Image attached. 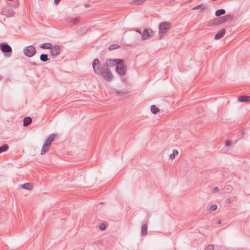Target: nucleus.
Masks as SVG:
<instances>
[{
  "label": "nucleus",
  "mask_w": 250,
  "mask_h": 250,
  "mask_svg": "<svg viewBox=\"0 0 250 250\" xmlns=\"http://www.w3.org/2000/svg\"><path fill=\"white\" fill-rule=\"evenodd\" d=\"M84 6L85 7H88L89 6V4L86 3V4H85Z\"/></svg>",
  "instance_id": "nucleus-40"
},
{
  "label": "nucleus",
  "mask_w": 250,
  "mask_h": 250,
  "mask_svg": "<svg viewBox=\"0 0 250 250\" xmlns=\"http://www.w3.org/2000/svg\"><path fill=\"white\" fill-rule=\"evenodd\" d=\"M214 248V245L213 244H210L207 247V248L205 249V250H213Z\"/></svg>",
  "instance_id": "nucleus-30"
},
{
  "label": "nucleus",
  "mask_w": 250,
  "mask_h": 250,
  "mask_svg": "<svg viewBox=\"0 0 250 250\" xmlns=\"http://www.w3.org/2000/svg\"><path fill=\"white\" fill-rule=\"evenodd\" d=\"M153 36V32L149 28L145 29L142 33V40H146Z\"/></svg>",
  "instance_id": "nucleus-7"
},
{
  "label": "nucleus",
  "mask_w": 250,
  "mask_h": 250,
  "mask_svg": "<svg viewBox=\"0 0 250 250\" xmlns=\"http://www.w3.org/2000/svg\"><path fill=\"white\" fill-rule=\"evenodd\" d=\"M49 147H50L48 146L47 144H43V145L42 146V148L41 152V155L45 154L47 152V151L48 150Z\"/></svg>",
  "instance_id": "nucleus-15"
},
{
  "label": "nucleus",
  "mask_w": 250,
  "mask_h": 250,
  "mask_svg": "<svg viewBox=\"0 0 250 250\" xmlns=\"http://www.w3.org/2000/svg\"><path fill=\"white\" fill-rule=\"evenodd\" d=\"M40 59L43 62H46L49 60L47 54H42L40 55Z\"/></svg>",
  "instance_id": "nucleus-21"
},
{
  "label": "nucleus",
  "mask_w": 250,
  "mask_h": 250,
  "mask_svg": "<svg viewBox=\"0 0 250 250\" xmlns=\"http://www.w3.org/2000/svg\"><path fill=\"white\" fill-rule=\"evenodd\" d=\"M50 50V54L53 57H56L59 54L60 52L61 47L58 45H55L54 46L52 45Z\"/></svg>",
  "instance_id": "nucleus-8"
},
{
  "label": "nucleus",
  "mask_w": 250,
  "mask_h": 250,
  "mask_svg": "<svg viewBox=\"0 0 250 250\" xmlns=\"http://www.w3.org/2000/svg\"><path fill=\"white\" fill-rule=\"evenodd\" d=\"M106 228V225L105 223H102L99 225V229L101 230H104Z\"/></svg>",
  "instance_id": "nucleus-27"
},
{
  "label": "nucleus",
  "mask_w": 250,
  "mask_h": 250,
  "mask_svg": "<svg viewBox=\"0 0 250 250\" xmlns=\"http://www.w3.org/2000/svg\"><path fill=\"white\" fill-rule=\"evenodd\" d=\"M171 28V23L168 22L164 21L160 24L159 26V39H161L163 35L166 34Z\"/></svg>",
  "instance_id": "nucleus-2"
},
{
  "label": "nucleus",
  "mask_w": 250,
  "mask_h": 250,
  "mask_svg": "<svg viewBox=\"0 0 250 250\" xmlns=\"http://www.w3.org/2000/svg\"><path fill=\"white\" fill-rule=\"evenodd\" d=\"M213 190L214 192H218L219 191V188L217 187H215Z\"/></svg>",
  "instance_id": "nucleus-36"
},
{
  "label": "nucleus",
  "mask_w": 250,
  "mask_h": 250,
  "mask_svg": "<svg viewBox=\"0 0 250 250\" xmlns=\"http://www.w3.org/2000/svg\"><path fill=\"white\" fill-rule=\"evenodd\" d=\"M226 29L225 28L222 29L220 30L218 33H217L215 36L214 39L215 40H219L222 38L225 34Z\"/></svg>",
  "instance_id": "nucleus-10"
},
{
  "label": "nucleus",
  "mask_w": 250,
  "mask_h": 250,
  "mask_svg": "<svg viewBox=\"0 0 250 250\" xmlns=\"http://www.w3.org/2000/svg\"><path fill=\"white\" fill-rule=\"evenodd\" d=\"M33 64L34 65H37V64L35 62H33Z\"/></svg>",
  "instance_id": "nucleus-41"
},
{
  "label": "nucleus",
  "mask_w": 250,
  "mask_h": 250,
  "mask_svg": "<svg viewBox=\"0 0 250 250\" xmlns=\"http://www.w3.org/2000/svg\"><path fill=\"white\" fill-rule=\"evenodd\" d=\"M22 187L24 189H25L27 190H31L32 189V188L33 187V185H32L30 183H29L24 184L22 186Z\"/></svg>",
  "instance_id": "nucleus-22"
},
{
  "label": "nucleus",
  "mask_w": 250,
  "mask_h": 250,
  "mask_svg": "<svg viewBox=\"0 0 250 250\" xmlns=\"http://www.w3.org/2000/svg\"><path fill=\"white\" fill-rule=\"evenodd\" d=\"M141 232L142 235H145L147 233V226L146 224L143 225L141 229Z\"/></svg>",
  "instance_id": "nucleus-19"
},
{
  "label": "nucleus",
  "mask_w": 250,
  "mask_h": 250,
  "mask_svg": "<svg viewBox=\"0 0 250 250\" xmlns=\"http://www.w3.org/2000/svg\"><path fill=\"white\" fill-rule=\"evenodd\" d=\"M145 0H135V4H136V5H139V4L144 2V1Z\"/></svg>",
  "instance_id": "nucleus-32"
},
{
  "label": "nucleus",
  "mask_w": 250,
  "mask_h": 250,
  "mask_svg": "<svg viewBox=\"0 0 250 250\" xmlns=\"http://www.w3.org/2000/svg\"><path fill=\"white\" fill-rule=\"evenodd\" d=\"M178 154V151L176 149H174L173 150V153L170 155V158L171 159H173L175 157V156Z\"/></svg>",
  "instance_id": "nucleus-28"
},
{
  "label": "nucleus",
  "mask_w": 250,
  "mask_h": 250,
  "mask_svg": "<svg viewBox=\"0 0 250 250\" xmlns=\"http://www.w3.org/2000/svg\"><path fill=\"white\" fill-rule=\"evenodd\" d=\"M92 67L95 73L98 76H102L107 81L113 78L112 74L109 68H106L105 63L102 64L98 59H95L92 62Z\"/></svg>",
  "instance_id": "nucleus-1"
},
{
  "label": "nucleus",
  "mask_w": 250,
  "mask_h": 250,
  "mask_svg": "<svg viewBox=\"0 0 250 250\" xmlns=\"http://www.w3.org/2000/svg\"><path fill=\"white\" fill-rule=\"evenodd\" d=\"M226 146H229L231 145V142L230 141H227L225 144Z\"/></svg>",
  "instance_id": "nucleus-34"
},
{
  "label": "nucleus",
  "mask_w": 250,
  "mask_h": 250,
  "mask_svg": "<svg viewBox=\"0 0 250 250\" xmlns=\"http://www.w3.org/2000/svg\"><path fill=\"white\" fill-rule=\"evenodd\" d=\"M135 31H136V32H137V33H139L140 34H141V36H142V33H143V32H141V31L140 30V29L137 28V29H136V30H135Z\"/></svg>",
  "instance_id": "nucleus-35"
},
{
  "label": "nucleus",
  "mask_w": 250,
  "mask_h": 250,
  "mask_svg": "<svg viewBox=\"0 0 250 250\" xmlns=\"http://www.w3.org/2000/svg\"><path fill=\"white\" fill-rule=\"evenodd\" d=\"M201 8V12H203L206 9V7L204 5H203V4H200V5H197L196 6H194V7L192 8V10H196V9H198L199 8Z\"/></svg>",
  "instance_id": "nucleus-23"
},
{
  "label": "nucleus",
  "mask_w": 250,
  "mask_h": 250,
  "mask_svg": "<svg viewBox=\"0 0 250 250\" xmlns=\"http://www.w3.org/2000/svg\"><path fill=\"white\" fill-rule=\"evenodd\" d=\"M32 118L30 117H26L23 119V126H27L32 123Z\"/></svg>",
  "instance_id": "nucleus-14"
},
{
  "label": "nucleus",
  "mask_w": 250,
  "mask_h": 250,
  "mask_svg": "<svg viewBox=\"0 0 250 250\" xmlns=\"http://www.w3.org/2000/svg\"><path fill=\"white\" fill-rule=\"evenodd\" d=\"M0 49L6 57H9L12 54V48L6 42L0 43Z\"/></svg>",
  "instance_id": "nucleus-3"
},
{
  "label": "nucleus",
  "mask_w": 250,
  "mask_h": 250,
  "mask_svg": "<svg viewBox=\"0 0 250 250\" xmlns=\"http://www.w3.org/2000/svg\"><path fill=\"white\" fill-rule=\"evenodd\" d=\"M4 10H2V11L0 12V14L1 15H5V12L6 11H8L9 12H13V10L12 9H6V8H4Z\"/></svg>",
  "instance_id": "nucleus-29"
},
{
  "label": "nucleus",
  "mask_w": 250,
  "mask_h": 250,
  "mask_svg": "<svg viewBox=\"0 0 250 250\" xmlns=\"http://www.w3.org/2000/svg\"><path fill=\"white\" fill-rule=\"evenodd\" d=\"M221 223V220H219L217 221V224H220Z\"/></svg>",
  "instance_id": "nucleus-39"
},
{
  "label": "nucleus",
  "mask_w": 250,
  "mask_h": 250,
  "mask_svg": "<svg viewBox=\"0 0 250 250\" xmlns=\"http://www.w3.org/2000/svg\"><path fill=\"white\" fill-rule=\"evenodd\" d=\"M225 13H226V11L225 9H219V10L216 11V12L215 13V15L217 17H219L222 15L225 14Z\"/></svg>",
  "instance_id": "nucleus-18"
},
{
  "label": "nucleus",
  "mask_w": 250,
  "mask_h": 250,
  "mask_svg": "<svg viewBox=\"0 0 250 250\" xmlns=\"http://www.w3.org/2000/svg\"><path fill=\"white\" fill-rule=\"evenodd\" d=\"M79 19L75 18L73 20V23L74 24H77L79 22Z\"/></svg>",
  "instance_id": "nucleus-33"
},
{
  "label": "nucleus",
  "mask_w": 250,
  "mask_h": 250,
  "mask_svg": "<svg viewBox=\"0 0 250 250\" xmlns=\"http://www.w3.org/2000/svg\"><path fill=\"white\" fill-rule=\"evenodd\" d=\"M53 45L49 43V42H47V43H42V44L40 45V48H43V49H50V48L52 47V46Z\"/></svg>",
  "instance_id": "nucleus-16"
},
{
  "label": "nucleus",
  "mask_w": 250,
  "mask_h": 250,
  "mask_svg": "<svg viewBox=\"0 0 250 250\" xmlns=\"http://www.w3.org/2000/svg\"><path fill=\"white\" fill-rule=\"evenodd\" d=\"M23 52L26 56L31 57L35 54L36 50L34 46L29 45L24 48Z\"/></svg>",
  "instance_id": "nucleus-6"
},
{
  "label": "nucleus",
  "mask_w": 250,
  "mask_h": 250,
  "mask_svg": "<svg viewBox=\"0 0 250 250\" xmlns=\"http://www.w3.org/2000/svg\"><path fill=\"white\" fill-rule=\"evenodd\" d=\"M60 1L61 0H54V3L56 4H58L60 3Z\"/></svg>",
  "instance_id": "nucleus-38"
},
{
  "label": "nucleus",
  "mask_w": 250,
  "mask_h": 250,
  "mask_svg": "<svg viewBox=\"0 0 250 250\" xmlns=\"http://www.w3.org/2000/svg\"><path fill=\"white\" fill-rule=\"evenodd\" d=\"M217 208L216 205H212L208 207V210L211 212L215 210Z\"/></svg>",
  "instance_id": "nucleus-26"
},
{
  "label": "nucleus",
  "mask_w": 250,
  "mask_h": 250,
  "mask_svg": "<svg viewBox=\"0 0 250 250\" xmlns=\"http://www.w3.org/2000/svg\"><path fill=\"white\" fill-rule=\"evenodd\" d=\"M126 93V92H117V94L121 96V95H124V94H125Z\"/></svg>",
  "instance_id": "nucleus-37"
},
{
  "label": "nucleus",
  "mask_w": 250,
  "mask_h": 250,
  "mask_svg": "<svg viewBox=\"0 0 250 250\" xmlns=\"http://www.w3.org/2000/svg\"><path fill=\"white\" fill-rule=\"evenodd\" d=\"M120 47V46L117 44H113L109 46V47H108V49L109 50H112L114 49L119 48Z\"/></svg>",
  "instance_id": "nucleus-25"
},
{
  "label": "nucleus",
  "mask_w": 250,
  "mask_h": 250,
  "mask_svg": "<svg viewBox=\"0 0 250 250\" xmlns=\"http://www.w3.org/2000/svg\"><path fill=\"white\" fill-rule=\"evenodd\" d=\"M124 62V60L121 59H107L105 62L106 68L117 66V64Z\"/></svg>",
  "instance_id": "nucleus-4"
},
{
  "label": "nucleus",
  "mask_w": 250,
  "mask_h": 250,
  "mask_svg": "<svg viewBox=\"0 0 250 250\" xmlns=\"http://www.w3.org/2000/svg\"><path fill=\"white\" fill-rule=\"evenodd\" d=\"M220 18H221V21H222L223 23L226 22L229 20H231L232 17L230 15H227L223 17H220Z\"/></svg>",
  "instance_id": "nucleus-17"
},
{
  "label": "nucleus",
  "mask_w": 250,
  "mask_h": 250,
  "mask_svg": "<svg viewBox=\"0 0 250 250\" xmlns=\"http://www.w3.org/2000/svg\"><path fill=\"white\" fill-rule=\"evenodd\" d=\"M87 32V28L85 26L81 27L77 31V33L79 36H82Z\"/></svg>",
  "instance_id": "nucleus-13"
},
{
  "label": "nucleus",
  "mask_w": 250,
  "mask_h": 250,
  "mask_svg": "<svg viewBox=\"0 0 250 250\" xmlns=\"http://www.w3.org/2000/svg\"><path fill=\"white\" fill-rule=\"evenodd\" d=\"M9 148V146L7 144L3 145L0 146V153L6 151Z\"/></svg>",
  "instance_id": "nucleus-20"
},
{
  "label": "nucleus",
  "mask_w": 250,
  "mask_h": 250,
  "mask_svg": "<svg viewBox=\"0 0 250 250\" xmlns=\"http://www.w3.org/2000/svg\"><path fill=\"white\" fill-rule=\"evenodd\" d=\"M159 109L155 105H152L151 106V111L153 114H156L159 111Z\"/></svg>",
  "instance_id": "nucleus-24"
},
{
  "label": "nucleus",
  "mask_w": 250,
  "mask_h": 250,
  "mask_svg": "<svg viewBox=\"0 0 250 250\" xmlns=\"http://www.w3.org/2000/svg\"><path fill=\"white\" fill-rule=\"evenodd\" d=\"M55 139V134H51L49 135V137L45 141L44 144H47L50 147L51 143L54 141Z\"/></svg>",
  "instance_id": "nucleus-11"
},
{
  "label": "nucleus",
  "mask_w": 250,
  "mask_h": 250,
  "mask_svg": "<svg viewBox=\"0 0 250 250\" xmlns=\"http://www.w3.org/2000/svg\"><path fill=\"white\" fill-rule=\"evenodd\" d=\"M225 189L227 192H229L231 191L232 188L230 185H227L225 188Z\"/></svg>",
  "instance_id": "nucleus-31"
},
{
  "label": "nucleus",
  "mask_w": 250,
  "mask_h": 250,
  "mask_svg": "<svg viewBox=\"0 0 250 250\" xmlns=\"http://www.w3.org/2000/svg\"><path fill=\"white\" fill-rule=\"evenodd\" d=\"M238 101L241 103L250 102V96L247 95L240 96L238 97Z\"/></svg>",
  "instance_id": "nucleus-12"
},
{
  "label": "nucleus",
  "mask_w": 250,
  "mask_h": 250,
  "mask_svg": "<svg viewBox=\"0 0 250 250\" xmlns=\"http://www.w3.org/2000/svg\"><path fill=\"white\" fill-rule=\"evenodd\" d=\"M228 202H229V203H230V199H228Z\"/></svg>",
  "instance_id": "nucleus-42"
},
{
  "label": "nucleus",
  "mask_w": 250,
  "mask_h": 250,
  "mask_svg": "<svg viewBox=\"0 0 250 250\" xmlns=\"http://www.w3.org/2000/svg\"><path fill=\"white\" fill-rule=\"evenodd\" d=\"M124 62L118 63L115 68L116 72L121 76H125L126 74L127 66L124 64Z\"/></svg>",
  "instance_id": "nucleus-5"
},
{
  "label": "nucleus",
  "mask_w": 250,
  "mask_h": 250,
  "mask_svg": "<svg viewBox=\"0 0 250 250\" xmlns=\"http://www.w3.org/2000/svg\"><path fill=\"white\" fill-rule=\"evenodd\" d=\"M222 23L221 18H217L213 21H210L208 23V25L210 27L219 25Z\"/></svg>",
  "instance_id": "nucleus-9"
}]
</instances>
